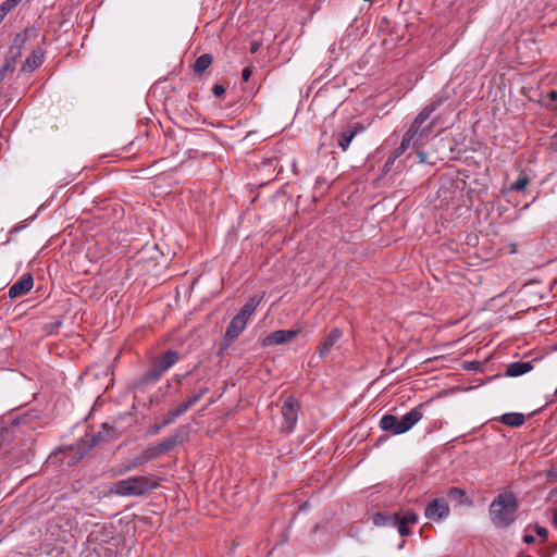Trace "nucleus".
<instances>
[{"instance_id": "1", "label": "nucleus", "mask_w": 557, "mask_h": 557, "mask_svg": "<svg viewBox=\"0 0 557 557\" xmlns=\"http://www.w3.org/2000/svg\"><path fill=\"white\" fill-rule=\"evenodd\" d=\"M445 98L442 96L434 97L416 116L410 124L409 128L405 132L403 138L408 139L412 144V148H420L422 140L428 136L434 125V122H430L426 126L423 124L429 120L431 114L443 104Z\"/></svg>"}, {"instance_id": "2", "label": "nucleus", "mask_w": 557, "mask_h": 557, "mask_svg": "<svg viewBox=\"0 0 557 557\" xmlns=\"http://www.w3.org/2000/svg\"><path fill=\"white\" fill-rule=\"evenodd\" d=\"M517 508L513 493H500L490 505V519L496 528L506 529L515 521Z\"/></svg>"}, {"instance_id": "3", "label": "nucleus", "mask_w": 557, "mask_h": 557, "mask_svg": "<svg viewBox=\"0 0 557 557\" xmlns=\"http://www.w3.org/2000/svg\"><path fill=\"white\" fill-rule=\"evenodd\" d=\"M158 487V482L152 475L131 476L116 481L110 488L114 495L122 497L141 496Z\"/></svg>"}, {"instance_id": "4", "label": "nucleus", "mask_w": 557, "mask_h": 557, "mask_svg": "<svg viewBox=\"0 0 557 557\" xmlns=\"http://www.w3.org/2000/svg\"><path fill=\"white\" fill-rule=\"evenodd\" d=\"M423 417L420 407H414L401 418L394 414H384L380 420V428L393 435H399L412 429Z\"/></svg>"}, {"instance_id": "5", "label": "nucleus", "mask_w": 557, "mask_h": 557, "mask_svg": "<svg viewBox=\"0 0 557 557\" xmlns=\"http://www.w3.org/2000/svg\"><path fill=\"white\" fill-rule=\"evenodd\" d=\"M180 360V354L176 350L169 349L156 357L149 370L146 372L144 381L154 382L158 381L170 368H172Z\"/></svg>"}, {"instance_id": "6", "label": "nucleus", "mask_w": 557, "mask_h": 557, "mask_svg": "<svg viewBox=\"0 0 557 557\" xmlns=\"http://www.w3.org/2000/svg\"><path fill=\"white\" fill-rule=\"evenodd\" d=\"M366 131V126L356 121H349L336 126L332 134L333 140L342 151H347L352 139L362 134Z\"/></svg>"}, {"instance_id": "7", "label": "nucleus", "mask_w": 557, "mask_h": 557, "mask_svg": "<svg viewBox=\"0 0 557 557\" xmlns=\"http://www.w3.org/2000/svg\"><path fill=\"white\" fill-rule=\"evenodd\" d=\"M299 405L296 403L293 396H288L283 401L281 413L283 422L281 425L282 431L292 433L296 426L298 420Z\"/></svg>"}, {"instance_id": "8", "label": "nucleus", "mask_w": 557, "mask_h": 557, "mask_svg": "<svg viewBox=\"0 0 557 557\" xmlns=\"http://www.w3.org/2000/svg\"><path fill=\"white\" fill-rule=\"evenodd\" d=\"M393 520V527H396L398 530V533L401 536H408L411 534V531L409 529V524H417L419 521V516L412 511L408 510L406 512H395L392 515Z\"/></svg>"}, {"instance_id": "9", "label": "nucleus", "mask_w": 557, "mask_h": 557, "mask_svg": "<svg viewBox=\"0 0 557 557\" xmlns=\"http://www.w3.org/2000/svg\"><path fill=\"white\" fill-rule=\"evenodd\" d=\"M449 515V506L444 497L433 499L424 510V516L432 521H441Z\"/></svg>"}, {"instance_id": "10", "label": "nucleus", "mask_w": 557, "mask_h": 557, "mask_svg": "<svg viewBox=\"0 0 557 557\" xmlns=\"http://www.w3.org/2000/svg\"><path fill=\"white\" fill-rule=\"evenodd\" d=\"M248 321L243 319L239 315H235L230 324L226 327L225 334L222 339V346L224 348L228 347L232 343H234L242 332L246 329Z\"/></svg>"}, {"instance_id": "11", "label": "nucleus", "mask_w": 557, "mask_h": 557, "mask_svg": "<svg viewBox=\"0 0 557 557\" xmlns=\"http://www.w3.org/2000/svg\"><path fill=\"white\" fill-rule=\"evenodd\" d=\"M299 334L298 330H277L267 335L261 344L264 347L281 345L292 342Z\"/></svg>"}, {"instance_id": "12", "label": "nucleus", "mask_w": 557, "mask_h": 557, "mask_svg": "<svg viewBox=\"0 0 557 557\" xmlns=\"http://www.w3.org/2000/svg\"><path fill=\"white\" fill-rule=\"evenodd\" d=\"M34 286V278L32 274H23L10 288L9 297L16 298L27 294Z\"/></svg>"}, {"instance_id": "13", "label": "nucleus", "mask_w": 557, "mask_h": 557, "mask_svg": "<svg viewBox=\"0 0 557 557\" xmlns=\"http://www.w3.org/2000/svg\"><path fill=\"white\" fill-rule=\"evenodd\" d=\"M35 29L34 28H25L21 33H17L13 39L12 46L10 48V52L12 53V57H15L17 59L22 54V50L25 46V44L35 37Z\"/></svg>"}, {"instance_id": "14", "label": "nucleus", "mask_w": 557, "mask_h": 557, "mask_svg": "<svg viewBox=\"0 0 557 557\" xmlns=\"http://www.w3.org/2000/svg\"><path fill=\"white\" fill-rule=\"evenodd\" d=\"M45 54L46 51L41 47L34 49L23 63L21 72H33L38 69L45 60Z\"/></svg>"}, {"instance_id": "15", "label": "nucleus", "mask_w": 557, "mask_h": 557, "mask_svg": "<svg viewBox=\"0 0 557 557\" xmlns=\"http://www.w3.org/2000/svg\"><path fill=\"white\" fill-rule=\"evenodd\" d=\"M342 331L339 329H333L330 334L326 336V338L322 342L318 349V354L321 358H325L333 347L338 343V341L342 338Z\"/></svg>"}, {"instance_id": "16", "label": "nucleus", "mask_w": 557, "mask_h": 557, "mask_svg": "<svg viewBox=\"0 0 557 557\" xmlns=\"http://www.w3.org/2000/svg\"><path fill=\"white\" fill-rule=\"evenodd\" d=\"M533 369L531 361H517L508 364L506 369V375L510 377L520 376L530 372Z\"/></svg>"}, {"instance_id": "17", "label": "nucleus", "mask_w": 557, "mask_h": 557, "mask_svg": "<svg viewBox=\"0 0 557 557\" xmlns=\"http://www.w3.org/2000/svg\"><path fill=\"white\" fill-rule=\"evenodd\" d=\"M260 302H261V298L259 296L255 295V296L250 297L248 299V301L237 312V315L249 321L250 318L253 315L256 309L260 305Z\"/></svg>"}, {"instance_id": "18", "label": "nucleus", "mask_w": 557, "mask_h": 557, "mask_svg": "<svg viewBox=\"0 0 557 557\" xmlns=\"http://www.w3.org/2000/svg\"><path fill=\"white\" fill-rule=\"evenodd\" d=\"M524 414L520 412H507L500 416L499 421L508 426L519 428L524 423Z\"/></svg>"}, {"instance_id": "19", "label": "nucleus", "mask_w": 557, "mask_h": 557, "mask_svg": "<svg viewBox=\"0 0 557 557\" xmlns=\"http://www.w3.org/2000/svg\"><path fill=\"white\" fill-rule=\"evenodd\" d=\"M177 443V438L175 436L169 437L157 446L148 447L150 453L153 454V458H157L159 455L170 451Z\"/></svg>"}, {"instance_id": "20", "label": "nucleus", "mask_w": 557, "mask_h": 557, "mask_svg": "<svg viewBox=\"0 0 557 557\" xmlns=\"http://www.w3.org/2000/svg\"><path fill=\"white\" fill-rule=\"evenodd\" d=\"M154 459L153 454L150 453L149 448L141 451L139 455L135 456L134 458L129 459L126 463L131 468V470H134L140 466L146 465L150 460Z\"/></svg>"}, {"instance_id": "21", "label": "nucleus", "mask_w": 557, "mask_h": 557, "mask_svg": "<svg viewBox=\"0 0 557 557\" xmlns=\"http://www.w3.org/2000/svg\"><path fill=\"white\" fill-rule=\"evenodd\" d=\"M213 62V57L210 53H203L198 57L193 65L196 74H202Z\"/></svg>"}, {"instance_id": "22", "label": "nucleus", "mask_w": 557, "mask_h": 557, "mask_svg": "<svg viewBox=\"0 0 557 557\" xmlns=\"http://www.w3.org/2000/svg\"><path fill=\"white\" fill-rule=\"evenodd\" d=\"M189 408L186 401H182L176 408L170 410L164 417V424L173 423L178 417L184 414Z\"/></svg>"}, {"instance_id": "23", "label": "nucleus", "mask_w": 557, "mask_h": 557, "mask_svg": "<svg viewBox=\"0 0 557 557\" xmlns=\"http://www.w3.org/2000/svg\"><path fill=\"white\" fill-rule=\"evenodd\" d=\"M16 66L15 57H10L5 59L4 64L0 69V83L5 78L7 74L13 72Z\"/></svg>"}, {"instance_id": "24", "label": "nucleus", "mask_w": 557, "mask_h": 557, "mask_svg": "<svg viewBox=\"0 0 557 557\" xmlns=\"http://www.w3.org/2000/svg\"><path fill=\"white\" fill-rule=\"evenodd\" d=\"M114 437L115 430L107 423H103L101 431H99L97 434V441H110Z\"/></svg>"}, {"instance_id": "25", "label": "nucleus", "mask_w": 557, "mask_h": 557, "mask_svg": "<svg viewBox=\"0 0 557 557\" xmlns=\"http://www.w3.org/2000/svg\"><path fill=\"white\" fill-rule=\"evenodd\" d=\"M529 184V177L527 174L521 173L519 177L509 186V190L522 191Z\"/></svg>"}, {"instance_id": "26", "label": "nucleus", "mask_w": 557, "mask_h": 557, "mask_svg": "<svg viewBox=\"0 0 557 557\" xmlns=\"http://www.w3.org/2000/svg\"><path fill=\"white\" fill-rule=\"evenodd\" d=\"M410 147H412V144L408 141V139L403 138L399 147L394 149L388 157L394 159L395 161L404 154Z\"/></svg>"}, {"instance_id": "27", "label": "nucleus", "mask_w": 557, "mask_h": 557, "mask_svg": "<svg viewBox=\"0 0 557 557\" xmlns=\"http://www.w3.org/2000/svg\"><path fill=\"white\" fill-rule=\"evenodd\" d=\"M410 147H412V144L408 141V139L403 138L399 147L394 149L388 157L394 159L395 161L404 154Z\"/></svg>"}, {"instance_id": "28", "label": "nucleus", "mask_w": 557, "mask_h": 557, "mask_svg": "<svg viewBox=\"0 0 557 557\" xmlns=\"http://www.w3.org/2000/svg\"><path fill=\"white\" fill-rule=\"evenodd\" d=\"M373 523L375 525H392L393 527V520L392 516H386L382 512H376L373 517Z\"/></svg>"}, {"instance_id": "29", "label": "nucleus", "mask_w": 557, "mask_h": 557, "mask_svg": "<svg viewBox=\"0 0 557 557\" xmlns=\"http://www.w3.org/2000/svg\"><path fill=\"white\" fill-rule=\"evenodd\" d=\"M131 468L128 467L127 463L123 465V466H120V467H116V468H113L112 469V474L113 475H124L128 472H131Z\"/></svg>"}, {"instance_id": "30", "label": "nucleus", "mask_w": 557, "mask_h": 557, "mask_svg": "<svg viewBox=\"0 0 557 557\" xmlns=\"http://www.w3.org/2000/svg\"><path fill=\"white\" fill-rule=\"evenodd\" d=\"M168 424H164V419L160 422V423H154L153 425H151L148 430V434L150 435H156L159 433V431L166 426Z\"/></svg>"}, {"instance_id": "31", "label": "nucleus", "mask_w": 557, "mask_h": 557, "mask_svg": "<svg viewBox=\"0 0 557 557\" xmlns=\"http://www.w3.org/2000/svg\"><path fill=\"white\" fill-rule=\"evenodd\" d=\"M16 5V0H5L0 7L4 8V12L8 14Z\"/></svg>"}, {"instance_id": "32", "label": "nucleus", "mask_w": 557, "mask_h": 557, "mask_svg": "<svg viewBox=\"0 0 557 557\" xmlns=\"http://www.w3.org/2000/svg\"><path fill=\"white\" fill-rule=\"evenodd\" d=\"M212 94L218 98L222 97L225 94V87L221 84H215L212 87Z\"/></svg>"}, {"instance_id": "33", "label": "nucleus", "mask_w": 557, "mask_h": 557, "mask_svg": "<svg viewBox=\"0 0 557 557\" xmlns=\"http://www.w3.org/2000/svg\"><path fill=\"white\" fill-rule=\"evenodd\" d=\"M535 533L542 537L543 540H546L547 536H548V531L546 528L542 527V525H536L535 527Z\"/></svg>"}, {"instance_id": "34", "label": "nucleus", "mask_w": 557, "mask_h": 557, "mask_svg": "<svg viewBox=\"0 0 557 557\" xmlns=\"http://www.w3.org/2000/svg\"><path fill=\"white\" fill-rule=\"evenodd\" d=\"M200 399L201 398L198 397V395L195 393L191 396H189L185 401H186L187 407L190 408L194 405H196Z\"/></svg>"}, {"instance_id": "35", "label": "nucleus", "mask_w": 557, "mask_h": 557, "mask_svg": "<svg viewBox=\"0 0 557 557\" xmlns=\"http://www.w3.org/2000/svg\"><path fill=\"white\" fill-rule=\"evenodd\" d=\"M200 399L201 398L198 397V395L195 393L191 396H189L185 401H186L187 407L190 408L194 405H196Z\"/></svg>"}, {"instance_id": "36", "label": "nucleus", "mask_w": 557, "mask_h": 557, "mask_svg": "<svg viewBox=\"0 0 557 557\" xmlns=\"http://www.w3.org/2000/svg\"><path fill=\"white\" fill-rule=\"evenodd\" d=\"M448 495L450 497H459V496H463L465 492L459 487H450L448 491Z\"/></svg>"}, {"instance_id": "37", "label": "nucleus", "mask_w": 557, "mask_h": 557, "mask_svg": "<svg viewBox=\"0 0 557 557\" xmlns=\"http://www.w3.org/2000/svg\"><path fill=\"white\" fill-rule=\"evenodd\" d=\"M252 74V71L250 67H244L242 71V78L244 82H248L250 76Z\"/></svg>"}, {"instance_id": "38", "label": "nucleus", "mask_w": 557, "mask_h": 557, "mask_svg": "<svg viewBox=\"0 0 557 557\" xmlns=\"http://www.w3.org/2000/svg\"><path fill=\"white\" fill-rule=\"evenodd\" d=\"M394 163H395V160L392 159L391 157H388L386 162H385V164H384V171L388 172L392 169Z\"/></svg>"}, {"instance_id": "39", "label": "nucleus", "mask_w": 557, "mask_h": 557, "mask_svg": "<svg viewBox=\"0 0 557 557\" xmlns=\"http://www.w3.org/2000/svg\"><path fill=\"white\" fill-rule=\"evenodd\" d=\"M417 157H418L419 163L428 162L426 153L424 151H418Z\"/></svg>"}, {"instance_id": "40", "label": "nucleus", "mask_w": 557, "mask_h": 557, "mask_svg": "<svg viewBox=\"0 0 557 557\" xmlns=\"http://www.w3.org/2000/svg\"><path fill=\"white\" fill-rule=\"evenodd\" d=\"M534 541H535V539H534V536H533V535H531V534H525V535L523 536V542H524L525 544H532Z\"/></svg>"}, {"instance_id": "41", "label": "nucleus", "mask_w": 557, "mask_h": 557, "mask_svg": "<svg viewBox=\"0 0 557 557\" xmlns=\"http://www.w3.org/2000/svg\"><path fill=\"white\" fill-rule=\"evenodd\" d=\"M209 392V388L208 387H201L199 391L196 392V394L198 395V397H203L207 393Z\"/></svg>"}, {"instance_id": "42", "label": "nucleus", "mask_w": 557, "mask_h": 557, "mask_svg": "<svg viewBox=\"0 0 557 557\" xmlns=\"http://www.w3.org/2000/svg\"><path fill=\"white\" fill-rule=\"evenodd\" d=\"M552 147L557 151V132L552 138Z\"/></svg>"}, {"instance_id": "43", "label": "nucleus", "mask_w": 557, "mask_h": 557, "mask_svg": "<svg viewBox=\"0 0 557 557\" xmlns=\"http://www.w3.org/2000/svg\"><path fill=\"white\" fill-rule=\"evenodd\" d=\"M5 15H7V13L4 12V8L0 7V24L4 20Z\"/></svg>"}, {"instance_id": "44", "label": "nucleus", "mask_w": 557, "mask_h": 557, "mask_svg": "<svg viewBox=\"0 0 557 557\" xmlns=\"http://www.w3.org/2000/svg\"><path fill=\"white\" fill-rule=\"evenodd\" d=\"M548 96H549V98H550L552 100H556V99H557V92H556V91H554V90L549 91V92H548Z\"/></svg>"}, {"instance_id": "45", "label": "nucleus", "mask_w": 557, "mask_h": 557, "mask_svg": "<svg viewBox=\"0 0 557 557\" xmlns=\"http://www.w3.org/2000/svg\"><path fill=\"white\" fill-rule=\"evenodd\" d=\"M553 524L557 529V510H555V512H554Z\"/></svg>"}, {"instance_id": "46", "label": "nucleus", "mask_w": 557, "mask_h": 557, "mask_svg": "<svg viewBox=\"0 0 557 557\" xmlns=\"http://www.w3.org/2000/svg\"><path fill=\"white\" fill-rule=\"evenodd\" d=\"M22 228H23V226H14V227L12 228V231H11V232H12V233H14V232H18V231H20V230H22Z\"/></svg>"}, {"instance_id": "47", "label": "nucleus", "mask_w": 557, "mask_h": 557, "mask_svg": "<svg viewBox=\"0 0 557 557\" xmlns=\"http://www.w3.org/2000/svg\"><path fill=\"white\" fill-rule=\"evenodd\" d=\"M550 494H552V495L557 494V487H556V488H554V490L550 492Z\"/></svg>"}, {"instance_id": "48", "label": "nucleus", "mask_w": 557, "mask_h": 557, "mask_svg": "<svg viewBox=\"0 0 557 557\" xmlns=\"http://www.w3.org/2000/svg\"><path fill=\"white\" fill-rule=\"evenodd\" d=\"M22 0H16V4H18Z\"/></svg>"}, {"instance_id": "49", "label": "nucleus", "mask_w": 557, "mask_h": 557, "mask_svg": "<svg viewBox=\"0 0 557 557\" xmlns=\"http://www.w3.org/2000/svg\"><path fill=\"white\" fill-rule=\"evenodd\" d=\"M22 0H16V4H18Z\"/></svg>"}]
</instances>
